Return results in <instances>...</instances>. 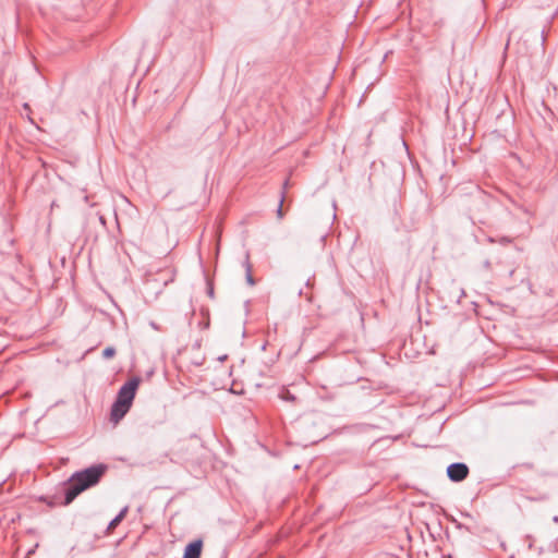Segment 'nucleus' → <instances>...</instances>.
I'll list each match as a JSON object with an SVG mask.
<instances>
[{
    "mask_svg": "<svg viewBox=\"0 0 558 558\" xmlns=\"http://www.w3.org/2000/svg\"><path fill=\"white\" fill-rule=\"evenodd\" d=\"M203 542L196 539L191 542L184 550L183 558H199L202 554Z\"/></svg>",
    "mask_w": 558,
    "mask_h": 558,
    "instance_id": "5",
    "label": "nucleus"
},
{
    "mask_svg": "<svg viewBox=\"0 0 558 558\" xmlns=\"http://www.w3.org/2000/svg\"><path fill=\"white\" fill-rule=\"evenodd\" d=\"M554 521H555V522H558V517H557V515H556V517H554Z\"/></svg>",
    "mask_w": 558,
    "mask_h": 558,
    "instance_id": "14",
    "label": "nucleus"
},
{
    "mask_svg": "<svg viewBox=\"0 0 558 558\" xmlns=\"http://www.w3.org/2000/svg\"><path fill=\"white\" fill-rule=\"evenodd\" d=\"M137 386V378H133L125 383L118 392L117 401L122 402V404L126 405L128 408H131Z\"/></svg>",
    "mask_w": 558,
    "mask_h": 558,
    "instance_id": "2",
    "label": "nucleus"
},
{
    "mask_svg": "<svg viewBox=\"0 0 558 558\" xmlns=\"http://www.w3.org/2000/svg\"><path fill=\"white\" fill-rule=\"evenodd\" d=\"M280 398L284 401H290V402H293L295 400V397L294 395H292L289 390H283L281 393H280Z\"/></svg>",
    "mask_w": 558,
    "mask_h": 558,
    "instance_id": "10",
    "label": "nucleus"
},
{
    "mask_svg": "<svg viewBox=\"0 0 558 558\" xmlns=\"http://www.w3.org/2000/svg\"><path fill=\"white\" fill-rule=\"evenodd\" d=\"M287 186H288V180L284 181V183H283V190L287 189Z\"/></svg>",
    "mask_w": 558,
    "mask_h": 558,
    "instance_id": "12",
    "label": "nucleus"
},
{
    "mask_svg": "<svg viewBox=\"0 0 558 558\" xmlns=\"http://www.w3.org/2000/svg\"><path fill=\"white\" fill-rule=\"evenodd\" d=\"M244 267H245V279H246V282L250 284V286H254L255 284V280L253 278V275H252V265L248 260V253L245 254V260H244Z\"/></svg>",
    "mask_w": 558,
    "mask_h": 558,
    "instance_id": "6",
    "label": "nucleus"
},
{
    "mask_svg": "<svg viewBox=\"0 0 558 558\" xmlns=\"http://www.w3.org/2000/svg\"><path fill=\"white\" fill-rule=\"evenodd\" d=\"M226 357H227L226 355H225V356H220V359H219V360H220V361H223Z\"/></svg>",
    "mask_w": 558,
    "mask_h": 558,
    "instance_id": "13",
    "label": "nucleus"
},
{
    "mask_svg": "<svg viewBox=\"0 0 558 558\" xmlns=\"http://www.w3.org/2000/svg\"><path fill=\"white\" fill-rule=\"evenodd\" d=\"M208 293H209V295H210V296H213V295H214V290H213V288H210V289H209Z\"/></svg>",
    "mask_w": 558,
    "mask_h": 558,
    "instance_id": "11",
    "label": "nucleus"
},
{
    "mask_svg": "<svg viewBox=\"0 0 558 558\" xmlns=\"http://www.w3.org/2000/svg\"><path fill=\"white\" fill-rule=\"evenodd\" d=\"M129 410H130V408L122 404V402H119L116 400L111 407V412H110L111 421L114 423H118L120 420H122L124 417V415L129 412Z\"/></svg>",
    "mask_w": 558,
    "mask_h": 558,
    "instance_id": "4",
    "label": "nucleus"
},
{
    "mask_svg": "<svg viewBox=\"0 0 558 558\" xmlns=\"http://www.w3.org/2000/svg\"><path fill=\"white\" fill-rule=\"evenodd\" d=\"M116 354V349L113 347H107L104 351H102V357L104 359H111Z\"/></svg>",
    "mask_w": 558,
    "mask_h": 558,
    "instance_id": "9",
    "label": "nucleus"
},
{
    "mask_svg": "<svg viewBox=\"0 0 558 558\" xmlns=\"http://www.w3.org/2000/svg\"><path fill=\"white\" fill-rule=\"evenodd\" d=\"M283 202H284V191L281 193L280 202H279V205H278V208L276 211L278 219L283 218V209H282Z\"/></svg>",
    "mask_w": 558,
    "mask_h": 558,
    "instance_id": "8",
    "label": "nucleus"
},
{
    "mask_svg": "<svg viewBox=\"0 0 558 558\" xmlns=\"http://www.w3.org/2000/svg\"><path fill=\"white\" fill-rule=\"evenodd\" d=\"M129 508L124 507L109 523L108 529L116 527L125 517L128 513Z\"/></svg>",
    "mask_w": 558,
    "mask_h": 558,
    "instance_id": "7",
    "label": "nucleus"
},
{
    "mask_svg": "<svg viewBox=\"0 0 558 558\" xmlns=\"http://www.w3.org/2000/svg\"><path fill=\"white\" fill-rule=\"evenodd\" d=\"M469 466L462 462H454L448 465L447 476L452 482H461L469 475Z\"/></svg>",
    "mask_w": 558,
    "mask_h": 558,
    "instance_id": "3",
    "label": "nucleus"
},
{
    "mask_svg": "<svg viewBox=\"0 0 558 558\" xmlns=\"http://www.w3.org/2000/svg\"><path fill=\"white\" fill-rule=\"evenodd\" d=\"M104 464L93 465L83 471L75 472L68 482L63 505H70L82 492L96 485L104 475Z\"/></svg>",
    "mask_w": 558,
    "mask_h": 558,
    "instance_id": "1",
    "label": "nucleus"
}]
</instances>
